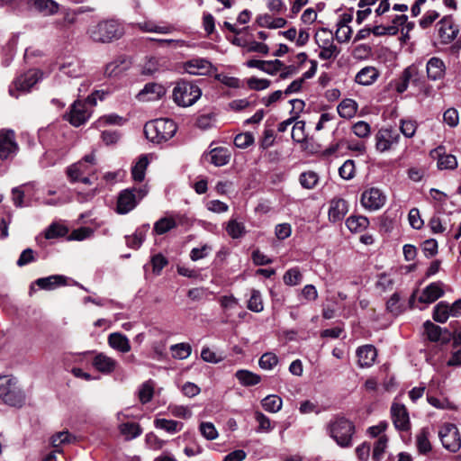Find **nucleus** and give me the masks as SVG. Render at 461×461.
Returning a JSON list of instances; mask_svg holds the SVG:
<instances>
[{"instance_id":"1","label":"nucleus","mask_w":461,"mask_h":461,"mask_svg":"<svg viewBox=\"0 0 461 461\" xmlns=\"http://www.w3.org/2000/svg\"><path fill=\"white\" fill-rule=\"evenodd\" d=\"M327 432L339 447H349L352 445L355 425L345 417L337 416L327 424Z\"/></svg>"},{"instance_id":"2","label":"nucleus","mask_w":461,"mask_h":461,"mask_svg":"<svg viewBox=\"0 0 461 461\" xmlns=\"http://www.w3.org/2000/svg\"><path fill=\"white\" fill-rule=\"evenodd\" d=\"M88 33L95 41L110 42L120 39L124 34V28L119 21L109 19L91 26Z\"/></svg>"},{"instance_id":"3","label":"nucleus","mask_w":461,"mask_h":461,"mask_svg":"<svg viewBox=\"0 0 461 461\" xmlns=\"http://www.w3.org/2000/svg\"><path fill=\"white\" fill-rule=\"evenodd\" d=\"M176 131L174 121L167 118H159L149 122L144 126L146 137L152 142L160 143L171 139Z\"/></svg>"},{"instance_id":"4","label":"nucleus","mask_w":461,"mask_h":461,"mask_svg":"<svg viewBox=\"0 0 461 461\" xmlns=\"http://www.w3.org/2000/svg\"><path fill=\"white\" fill-rule=\"evenodd\" d=\"M201 95L202 90L197 85L185 80L177 82L172 92L173 101L181 107L192 106Z\"/></svg>"},{"instance_id":"5","label":"nucleus","mask_w":461,"mask_h":461,"mask_svg":"<svg viewBox=\"0 0 461 461\" xmlns=\"http://www.w3.org/2000/svg\"><path fill=\"white\" fill-rule=\"evenodd\" d=\"M0 398L10 406L23 405L24 393L14 377L9 375L0 376Z\"/></svg>"},{"instance_id":"6","label":"nucleus","mask_w":461,"mask_h":461,"mask_svg":"<svg viewBox=\"0 0 461 461\" xmlns=\"http://www.w3.org/2000/svg\"><path fill=\"white\" fill-rule=\"evenodd\" d=\"M149 189L146 185L121 191L117 199V212L126 214L132 211L140 201L147 195Z\"/></svg>"},{"instance_id":"7","label":"nucleus","mask_w":461,"mask_h":461,"mask_svg":"<svg viewBox=\"0 0 461 461\" xmlns=\"http://www.w3.org/2000/svg\"><path fill=\"white\" fill-rule=\"evenodd\" d=\"M315 41L321 49L319 58L322 60L335 59L340 50L334 44V36L330 30L327 28L320 29L315 34Z\"/></svg>"},{"instance_id":"8","label":"nucleus","mask_w":461,"mask_h":461,"mask_svg":"<svg viewBox=\"0 0 461 461\" xmlns=\"http://www.w3.org/2000/svg\"><path fill=\"white\" fill-rule=\"evenodd\" d=\"M401 140V136L392 127H382L375 134V148L379 153H385L395 149Z\"/></svg>"},{"instance_id":"9","label":"nucleus","mask_w":461,"mask_h":461,"mask_svg":"<svg viewBox=\"0 0 461 461\" xmlns=\"http://www.w3.org/2000/svg\"><path fill=\"white\" fill-rule=\"evenodd\" d=\"M438 437L443 447L450 452H457L461 447V438L456 425L446 423L438 431Z\"/></svg>"},{"instance_id":"10","label":"nucleus","mask_w":461,"mask_h":461,"mask_svg":"<svg viewBox=\"0 0 461 461\" xmlns=\"http://www.w3.org/2000/svg\"><path fill=\"white\" fill-rule=\"evenodd\" d=\"M95 155L92 152L84 156L78 162L71 165L67 169V174L71 182H77L80 176L90 175L94 172Z\"/></svg>"},{"instance_id":"11","label":"nucleus","mask_w":461,"mask_h":461,"mask_svg":"<svg viewBox=\"0 0 461 461\" xmlns=\"http://www.w3.org/2000/svg\"><path fill=\"white\" fill-rule=\"evenodd\" d=\"M41 72L38 69H31L21 75L14 82V88L10 87L9 94L12 96L18 97L16 91H29L41 78Z\"/></svg>"},{"instance_id":"12","label":"nucleus","mask_w":461,"mask_h":461,"mask_svg":"<svg viewBox=\"0 0 461 461\" xmlns=\"http://www.w3.org/2000/svg\"><path fill=\"white\" fill-rule=\"evenodd\" d=\"M360 202L366 210L376 211L384 205L386 195L379 188L370 187L362 193Z\"/></svg>"},{"instance_id":"13","label":"nucleus","mask_w":461,"mask_h":461,"mask_svg":"<svg viewBox=\"0 0 461 461\" xmlns=\"http://www.w3.org/2000/svg\"><path fill=\"white\" fill-rule=\"evenodd\" d=\"M87 101H75L67 114L68 121L75 127L84 124L91 116V110L88 108Z\"/></svg>"},{"instance_id":"14","label":"nucleus","mask_w":461,"mask_h":461,"mask_svg":"<svg viewBox=\"0 0 461 461\" xmlns=\"http://www.w3.org/2000/svg\"><path fill=\"white\" fill-rule=\"evenodd\" d=\"M18 150L15 133L12 130L0 131V159L12 158Z\"/></svg>"},{"instance_id":"15","label":"nucleus","mask_w":461,"mask_h":461,"mask_svg":"<svg viewBox=\"0 0 461 461\" xmlns=\"http://www.w3.org/2000/svg\"><path fill=\"white\" fill-rule=\"evenodd\" d=\"M390 411L393 423L397 430L408 431L411 429L410 416L404 404L393 402Z\"/></svg>"},{"instance_id":"16","label":"nucleus","mask_w":461,"mask_h":461,"mask_svg":"<svg viewBox=\"0 0 461 461\" xmlns=\"http://www.w3.org/2000/svg\"><path fill=\"white\" fill-rule=\"evenodd\" d=\"M185 217L180 213H167L154 223L153 231L157 235L165 234L178 225L185 223Z\"/></svg>"},{"instance_id":"17","label":"nucleus","mask_w":461,"mask_h":461,"mask_svg":"<svg viewBox=\"0 0 461 461\" xmlns=\"http://www.w3.org/2000/svg\"><path fill=\"white\" fill-rule=\"evenodd\" d=\"M183 68L186 73L195 76H206L212 70H216L209 60L202 58L192 59L185 62Z\"/></svg>"},{"instance_id":"18","label":"nucleus","mask_w":461,"mask_h":461,"mask_svg":"<svg viewBox=\"0 0 461 461\" xmlns=\"http://www.w3.org/2000/svg\"><path fill=\"white\" fill-rule=\"evenodd\" d=\"M419 81V70L414 65L407 67L401 76L394 80L393 85L397 93L402 94L408 88L410 82L417 84Z\"/></svg>"},{"instance_id":"19","label":"nucleus","mask_w":461,"mask_h":461,"mask_svg":"<svg viewBox=\"0 0 461 461\" xmlns=\"http://www.w3.org/2000/svg\"><path fill=\"white\" fill-rule=\"evenodd\" d=\"M166 94L164 86L158 83H148L142 90L137 95V99L140 102L155 101L161 98Z\"/></svg>"},{"instance_id":"20","label":"nucleus","mask_w":461,"mask_h":461,"mask_svg":"<svg viewBox=\"0 0 461 461\" xmlns=\"http://www.w3.org/2000/svg\"><path fill=\"white\" fill-rule=\"evenodd\" d=\"M348 211L347 201L342 198H334L330 202L329 220L332 222L341 221Z\"/></svg>"},{"instance_id":"21","label":"nucleus","mask_w":461,"mask_h":461,"mask_svg":"<svg viewBox=\"0 0 461 461\" xmlns=\"http://www.w3.org/2000/svg\"><path fill=\"white\" fill-rule=\"evenodd\" d=\"M438 25L439 37L443 42H450L456 37L458 28L454 25L451 16L443 17L438 23Z\"/></svg>"},{"instance_id":"22","label":"nucleus","mask_w":461,"mask_h":461,"mask_svg":"<svg viewBox=\"0 0 461 461\" xmlns=\"http://www.w3.org/2000/svg\"><path fill=\"white\" fill-rule=\"evenodd\" d=\"M231 153L225 147H216L210 149L206 158L208 161L215 167H222L229 163Z\"/></svg>"},{"instance_id":"23","label":"nucleus","mask_w":461,"mask_h":461,"mask_svg":"<svg viewBox=\"0 0 461 461\" xmlns=\"http://www.w3.org/2000/svg\"><path fill=\"white\" fill-rule=\"evenodd\" d=\"M357 363L360 367H370L377 357L376 349L372 345H365L357 349Z\"/></svg>"},{"instance_id":"24","label":"nucleus","mask_w":461,"mask_h":461,"mask_svg":"<svg viewBox=\"0 0 461 461\" xmlns=\"http://www.w3.org/2000/svg\"><path fill=\"white\" fill-rule=\"evenodd\" d=\"M380 76L378 69L372 66H367L360 69L356 77L355 81L361 86H370L374 84Z\"/></svg>"},{"instance_id":"25","label":"nucleus","mask_w":461,"mask_h":461,"mask_svg":"<svg viewBox=\"0 0 461 461\" xmlns=\"http://www.w3.org/2000/svg\"><path fill=\"white\" fill-rule=\"evenodd\" d=\"M108 345L121 353H128L131 350L129 339L122 333L113 332L108 336Z\"/></svg>"},{"instance_id":"26","label":"nucleus","mask_w":461,"mask_h":461,"mask_svg":"<svg viewBox=\"0 0 461 461\" xmlns=\"http://www.w3.org/2000/svg\"><path fill=\"white\" fill-rule=\"evenodd\" d=\"M153 423L157 429L164 430L171 435L180 432L184 428L183 422L165 418H156Z\"/></svg>"},{"instance_id":"27","label":"nucleus","mask_w":461,"mask_h":461,"mask_svg":"<svg viewBox=\"0 0 461 461\" xmlns=\"http://www.w3.org/2000/svg\"><path fill=\"white\" fill-rule=\"evenodd\" d=\"M92 364L99 372L109 374L115 369L117 362L107 355L99 353L95 357Z\"/></svg>"},{"instance_id":"28","label":"nucleus","mask_w":461,"mask_h":461,"mask_svg":"<svg viewBox=\"0 0 461 461\" xmlns=\"http://www.w3.org/2000/svg\"><path fill=\"white\" fill-rule=\"evenodd\" d=\"M446 71V66L443 60L437 57H432L427 63V74L431 80L441 79Z\"/></svg>"},{"instance_id":"29","label":"nucleus","mask_w":461,"mask_h":461,"mask_svg":"<svg viewBox=\"0 0 461 461\" xmlns=\"http://www.w3.org/2000/svg\"><path fill=\"white\" fill-rule=\"evenodd\" d=\"M442 283L436 282L429 285L420 296V302L431 303L443 295Z\"/></svg>"},{"instance_id":"30","label":"nucleus","mask_w":461,"mask_h":461,"mask_svg":"<svg viewBox=\"0 0 461 461\" xmlns=\"http://www.w3.org/2000/svg\"><path fill=\"white\" fill-rule=\"evenodd\" d=\"M134 26L143 32L167 34L174 31V27L170 24L158 25L155 22L151 20L135 23Z\"/></svg>"},{"instance_id":"31","label":"nucleus","mask_w":461,"mask_h":461,"mask_svg":"<svg viewBox=\"0 0 461 461\" xmlns=\"http://www.w3.org/2000/svg\"><path fill=\"white\" fill-rule=\"evenodd\" d=\"M67 277L60 275H53L47 277L38 278L35 284L43 290H53L59 286L65 285Z\"/></svg>"},{"instance_id":"32","label":"nucleus","mask_w":461,"mask_h":461,"mask_svg":"<svg viewBox=\"0 0 461 461\" xmlns=\"http://www.w3.org/2000/svg\"><path fill=\"white\" fill-rule=\"evenodd\" d=\"M424 329L427 333L428 339L430 341L438 342L441 340L442 343H447L449 340L450 334L447 332V330H444L447 336L441 339L443 330L439 326L432 323L430 321H427L424 323Z\"/></svg>"},{"instance_id":"33","label":"nucleus","mask_w":461,"mask_h":461,"mask_svg":"<svg viewBox=\"0 0 461 461\" xmlns=\"http://www.w3.org/2000/svg\"><path fill=\"white\" fill-rule=\"evenodd\" d=\"M357 109V103L350 98L342 100L337 107L338 113L344 119L353 118L356 115Z\"/></svg>"},{"instance_id":"34","label":"nucleus","mask_w":461,"mask_h":461,"mask_svg":"<svg viewBox=\"0 0 461 461\" xmlns=\"http://www.w3.org/2000/svg\"><path fill=\"white\" fill-rule=\"evenodd\" d=\"M30 3L44 15H53L59 11V4L54 0H30Z\"/></svg>"},{"instance_id":"35","label":"nucleus","mask_w":461,"mask_h":461,"mask_svg":"<svg viewBox=\"0 0 461 461\" xmlns=\"http://www.w3.org/2000/svg\"><path fill=\"white\" fill-rule=\"evenodd\" d=\"M257 22L260 27L268 29L284 28L287 23V21L283 17L274 18L267 14L258 16Z\"/></svg>"},{"instance_id":"36","label":"nucleus","mask_w":461,"mask_h":461,"mask_svg":"<svg viewBox=\"0 0 461 461\" xmlns=\"http://www.w3.org/2000/svg\"><path fill=\"white\" fill-rule=\"evenodd\" d=\"M129 62L123 57H120L106 65L104 73L108 77H116L128 69Z\"/></svg>"},{"instance_id":"37","label":"nucleus","mask_w":461,"mask_h":461,"mask_svg":"<svg viewBox=\"0 0 461 461\" xmlns=\"http://www.w3.org/2000/svg\"><path fill=\"white\" fill-rule=\"evenodd\" d=\"M235 377L243 386H253L261 382L259 375L247 369H240L235 373Z\"/></svg>"},{"instance_id":"38","label":"nucleus","mask_w":461,"mask_h":461,"mask_svg":"<svg viewBox=\"0 0 461 461\" xmlns=\"http://www.w3.org/2000/svg\"><path fill=\"white\" fill-rule=\"evenodd\" d=\"M76 438L68 430L60 431L54 434L50 438L51 446L55 448V452H61V447L64 445L71 444L75 441Z\"/></svg>"},{"instance_id":"39","label":"nucleus","mask_w":461,"mask_h":461,"mask_svg":"<svg viewBox=\"0 0 461 461\" xmlns=\"http://www.w3.org/2000/svg\"><path fill=\"white\" fill-rule=\"evenodd\" d=\"M418 129V122L411 118H402L399 120V131L406 138L411 139L415 136Z\"/></svg>"},{"instance_id":"40","label":"nucleus","mask_w":461,"mask_h":461,"mask_svg":"<svg viewBox=\"0 0 461 461\" xmlns=\"http://www.w3.org/2000/svg\"><path fill=\"white\" fill-rule=\"evenodd\" d=\"M225 230L227 234L232 239H240L246 233L245 224L234 218L229 220Z\"/></svg>"},{"instance_id":"41","label":"nucleus","mask_w":461,"mask_h":461,"mask_svg":"<svg viewBox=\"0 0 461 461\" xmlns=\"http://www.w3.org/2000/svg\"><path fill=\"white\" fill-rule=\"evenodd\" d=\"M155 390V383L149 379L140 384L138 390V398L142 404H146L152 400Z\"/></svg>"},{"instance_id":"42","label":"nucleus","mask_w":461,"mask_h":461,"mask_svg":"<svg viewBox=\"0 0 461 461\" xmlns=\"http://www.w3.org/2000/svg\"><path fill=\"white\" fill-rule=\"evenodd\" d=\"M149 165V159L146 155H142L131 168V176L135 182H142L145 178V173Z\"/></svg>"},{"instance_id":"43","label":"nucleus","mask_w":461,"mask_h":461,"mask_svg":"<svg viewBox=\"0 0 461 461\" xmlns=\"http://www.w3.org/2000/svg\"><path fill=\"white\" fill-rule=\"evenodd\" d=\"M346 225L351 232H361L368 227L369 220L366 216H350Z\"/></svg>"},{"instance_id":"44","label":"nucleus","mask_w":461,"mask_h":461,"mask_svg":"<svg viewBox=\"0 0 461 461\" xmlns=\"http://www.w3.org/2000/svg\"><path fill=\"white\" fill-rule=\"evenodd\" d=\"M119 430L127 440L133 439L142 433L140 424L134 422H123L120 424Z\"/></svg>"},{"instance_id":"45","label":"nucleus","mask_w":461,"mask_h":461,"mask_svg":"<svg viewBox=\"0 0 461 461\" xmlns=\"http://www.w3.org/2000/svg\"><path fill=\"white\" fill-rule=\"evenodd\" d=\"M428 428H422L416 436V446L420 454H427L431 450Z\"/></svg>"},{"instance_id":"46","label":"nucleus","mask_w":461,"mask_h":461,"mask_svg":"<svg viewBox=\"0 0 461 461\" xmlns=\"http://www.w3.org/2000/svg\"><path fill=\"white\" fill-rule=\"evenodd\" d=\"M262 407L268 412H277L282 409L283 401L277 395H267L262 402Z\"/></svg>"},{"instance_id":"47","label":"nucleus","mask_w":461,"mask_h":461,"mask_svg":"<svg viewBox=\"0 0 461 461\" xmlns=\"http://www.w3.org/2000/svg\"><path fill=\"white\" fill-rule=\"evenodd\" d=\"M388 438L386 435L380 436L375 442L372 458L374 461H381L387 447Z\"/></svg>"},{"instance_id":"48","label":"nucleus","mask_w":461,"mask_h":461,"mask_svg":"<svg viewBox=\"0 0 461 461\" xmlns=\"http://www.w3.org/2000/svg\"><path fill=\"white\" fill-rule=\"evenodd\" d=\"M299 182L303 188L313 189L319 182V176L314 171H306L300 175Z\"/></svg>"},{"instance_id":"49","label":"nucleus","mask_w":461,"mask_h":461,"mask_svg":"<svg viewBox=\"0 0 461 461\" xmlns=\"http://www.w3.org/2000/svg\"><path fill=\"white\" fill-rule=\"evenodd\" d=\"M449 315H451L449 306L446 303L440 302L435 306L433 312V319L435 321L445 323Z\"/></svg>"},{"instance_id":"50","label":"nucleus","mask_w":461,"mask_h":461,"mask_svg":"<svg viewBox=\"0 0 461 461\" xmlns=\"http://www.w3.org/2000/svg\"><path fill=\"white\" fill-rule=\"evenodd\" d=\"M278 364V357L273 352L264 353L259 360L258 365L264 370H272Z\"/></svg>"},{"instance_id":"51","label":"nucleus","mask_w":461,"mask_h":461,"mask_svg":"<svg viewBox=\"0 0 461 461\" xmlns=\"http://www.w3.org/2000/svg\"><path fill=\"white\" fill-rule=\"evenodd\" d=\"M167 409L170 414L176 418L188 420L193 415V412L188 406L170 404Z\"/></svg>"},{"instance_id":"52","label":"nucleus","mask_w":461,"mask_h":461,"mask_svg":"<svg viewBox=\"0 0 461 461\" xmlns=\"http://www.w3.org/2000/svg\"><path fill=\"white\" fill-rule=\"evenodd\" d=\"M170 350L176 358L185 359L192 352L191 346L188 343H179L171 346Z\"/></svg>"},{"instance_id":"53","label":"nucleus","mask_w":461,"mask_h":461,"mask_svg":"<svg viewBox=\"0 0 461 461\" xmlns=\"http://www.w3.org/2000/svg\"><path fill=\"white\" fill-rule=\"evenodd\" d=\"M283 279L285 285L294 286L302 282L303 276L299 268L293 267L285 273Z\"/></svg>"},{"instance_id":"54","label":"nucleus","mask_w":461,"mask_h":461,"mask_svg":"<svg viewBox=\"0 0 461 461\" xmlns=\"http://www.w3.org/2000/svg\"><path fill=\"white\" fill-rule=\"evenodd\" d=\"M351 130L353 133L361 139L368 138L371 134V126L365 121H358L355 122Z\"/></svg>"},{"instance_id":"55","label":"nucleus","mask_w":461,"mask_h":461,"mask_svg":"<svg viewBox=\"0 0 461 461\" xmlns=\"http://www.w3.org/2000/svg\"><path fill=\"white\" fill-rule=\"evenodd\" d=\"M248 308L250 311L255 312H260L263 311L264 306H263L261 294L259 291H258V290L251 291L250 298L248 302Z\"/></svg>"},{"instance_id":"56","label":"nucleus","mask_w":461,"mask_h":461,"mask_svg":"<svg viewBox=\"0 0 461 461\" xmlns=\"http://www.w3.org/2000/svg\"><path fill=\"white\" fill-rule=\"evenodd\" d=\"M427 401L428 402L440 410H453L455 409L454 403H452L447 398H438L432 395H427Z\"/></svg>"},{"instance_id":"57","label":"nucleus","mask_w":461,"mask_h":461,"mask_svg":"<svg viewBox=\"0 0 461 461\" xmlns=\"http://www.w3.org/2000/svg\"><path fill=\"white\" fill-rule=\"evenodd\" d=\"M68 233V230L66 227L52 223L44 233V236L47 240H52L59 237H64Z\"/></svg>"},{"instance_id":"58","label":"nucleus","mask_w":461,"mask_h":461,"mask_svg":"<svg viewBox=\"0 0 461 461\" xmlns=\"http://www.w3.org/2000/svg\"><path fill=\"white\" fill-rule=\"evenodd\" d=\"M356 167L355 162L352 159L346 160L343 165L339 168V176L345 179H352L355 176Z\"/></svg>"},{"instance_id":"59","label":"nucleus","mask_w":461,"mask_h":461,"mask_svg":"<svg viewBox=\"0 0 461 461\" xmlns=\"http://www.w3.org/2000/svg\"><path fill=\"white\" fill-rule=\"evenodd\" d=\"M292 139L298 143H302L306 140L305 122L303 121H298L294 124Z\"/></svg>"},{"instance_id":"60","label":"nucleus","mask_w":461,"mask_h":461,"mask_svg":"<svg viewBox=\"0 0 461 461\" xmlns=\"http://www.w3.org/2000/svg\"><path fill=\"white\" fill-rule=\"evenodd\" d=\"M457 166V160L455 156L450 154L439 155L438 167L439 169H454Z\"/></svg>"},{"instance_id":"61","label":"nucleus","mask_w":461,"mask_h":461,"mask_svg":"<svg viewBox=\"0 0 461 461\" xmlns=\"http://www.w3.org/2000/svg\"><path fill=\"white\" fill-rule=\"evenodd\" d=\"M254 142V136L250 132H244L236 135L234 144L240 149H246Z\"/></svg>"},{"instance_id":"62","label":"nucleus","mask_w":461,"mask_h":461,"mask_svg":"<svg viewBox=\"0 0 461 461\" xmlns=\"http://www.w3.org/2000/svg\"><path fill=\"white\" fill-rule=\"evenodd\" d=\"M199 429L201 434L208 440H213L218 437V432L212 422H202Z\"/></svg>"},{"instance_id":"63","label":"nucleus","mask_w":461,"mask_h":461,"mask_svg":"<svg viewBox=\"0 0 461 461\" xmlns=\"http://www.w3.org/2000/svg\"><path fill=\"white\" fill-rule=\"evenodd\" d=\"M399 32V29L396 25H376L371 29V33L375 36H384V35H396Z\"/></svg>"},{"instance_id":"64","label":"nucleus","mask_w":461,"mask_h":461,"mask_svg":"<svg viewBox=\"0 0 461 461\" xmlns=\"http://www.w3.org/2000/svg\"><path fill=\"white\" fill-rule=\"evenodd\" d=\"M145 239V230H137L131 236L126 237V243L130 248L138 249Z\"/></svg>"}]
</instances>
